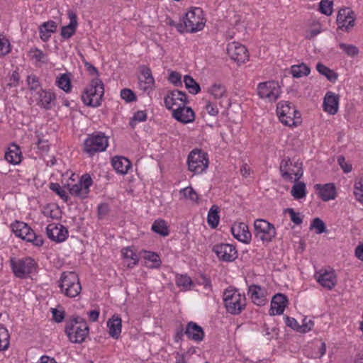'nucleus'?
I'll return each instance as SVG.
<instances>
[{
    "mask_svg": "<svg viewBox=\"0 0 363 363\" xmlns=\"http://www.w3.org/2000/svg\"><path fill=\"white\" fill-rule=\"evenodd\" d=\"M65 333L72 343L80 344L85 341L89 333L86 321L79 315H73L65 320Z\"/></svg>",
    "mask_w": 363,
    "mask_h": 363,
    "instance_id": "obj_1",
    "label": "nucleus"
},
{
    "mask_svg": "<svg viewBox=\"0 0 363 363\" xmlns=\"http://www.w3.org/2000/svg\"><path fill=\"white\" fill-rule=\"evenodd\" d=\"M61 292L69 298H75L82 290L79 277L74 272H64L59 281Z\"/></svg>",
    "mask_w": 363,
    "mask_h": 363,
    "instance_id": "obj_2",
    "label": "nucleus"
},
{
    "mask_svg": "<svg viewBox=\"0 0 363 363\" xmlns=\"http://www.w3.org/2000/svg\"><path fill=\"white\" fill-rule=\"evenodd\" d=\"M223 299L226 311L233 315L240 314L246 306L245 296L239 293L237 289H225Z\"/></svg>",
    "mask_w": 363,
    "mask_h": 363,
    "instance_id": "obj_3",
    "label": "nucleus"
},
{
    "mask_svg": "<svg viewBox=\"0 0 363 363\" xmlns=\"http://www.w3.org/2000/svg\"><path fill=\"white\" fill-rule=\"evenodd\" d=\"M277 113L280 121L288 126L296 125L299 123L301 114L292 103L281 101L277 104Z\"/></svg>",
    "mask_w": 363,
    "mask_h": 363,
    "instance_id": "obj_4",
    "label": "nucleus"
},
{
    "mask_svg": "<svg viewBox=\"0 0 363 363\" xmlns=\"http://www.w3.org/2000/svg\"><path fill=\"white\" fill-rule=\"evenodd\" d=\"M11 227L16 237L31 242L36 247H40L43 245L44 240L43 236L36 235L27 223L16 220L11 225Z\"/></svg>",
    "mask_w": 363,
    "mask_h": 363,
    "instance_id": "obj_5",
    "label": "nucleus"
},
{
    "mask_svg": "<svg viewBox=\"0 0 363 363\" xmlns=\"http://www.w3.org/2000/svg\"><path fill=\"white\" fill-rule=\"evenodd\" d=\"M108 145V137L104 133L96 132L89 135L84 142V151L89 156L104 151Z\"/></svg>",
    "mask_w": 363,
    "mask_h": 363,
    "instance_id": "obj_6",
    "label": "nucleus"
},
{
    "mask_svg": "<svg viewBox=\"0 0 363 363\" xmlns=\"http://www.w3.org/2000/svg\"><path fill=\"white\" fill-rule=\"evenodd\" d=\"M208 154L201 150H193L188 155L189 170L194 174L203 172L208 166Z\"/></svg>",
    "mask_w": 363,
    "mask_h": 363,
    "instance_id": "obj_7",
    "label": "nucleus"
},
{
    "mask_svg": "<svg viewBox=\"0 0 363 363\" xmlns=\"http://www.w3.org/2000/svg\"><path fill=\"white\" fill-rule=\"evenodd\" d=\"M184 23L187 28V33L201 30L205 25L202 9L195 7L187 11L184 17Z\"/></svg>",
    "mask_w": 363,
    "mask_h": 363,
    "instance_id": "obj_8",
    "label": "nucleus"
},
{
    "mask_svg": "<svg viewBox=\"0 0 363 363\" xmlns=\"http://www.w3.org/2000/svg\"><path fill=\"white\" fill-rule=\"evenodd\" d=\"M279 170L282 178L290 182L293 180V174L295 176L294 182H298L303 176L302 163L297 161L293 164L289 158L281 160Z\"/></svg>",
    "mask_w": 363,
    "mask_h": 363,
    "instance_id": "obj_9",
    "label": "nucleus"
},
{
    "mask_svg": "<svg viewBox=\"0 0 363 363\" xmlns=\"http://www.w3.org/2000/svg\"><path fill=\"white\" fill-rule=\"evenodd\" d=\"M11 267L14 274L21 279L29 276L35 269L36 262L30 257H24L18 260H11Z\"/></svg>",
    "mask_w": 363,
    "mask_h": 363,
    "instance_id": "obj_10",
    "label": "nucleus"
},
{
    "mask_svg": "<svg viewBox=\"0 0 363 363\" xmlns=\"http://www.w3.org/2000/svg\"><path fill=\"white\" fill-rule=\"evenodd\" d=\"M255 236L262 242H269L276 236L273 224L264 219H257L254 223Z\"/></svg>",
    "mask_w": 363,
    "mask_h": 363,
    "instance_id": "obj_11",
    "label": "nucleus"
},
{
    "mask_svg": "<svg viewBox=\"0 0 363 363\" xmlns=\"http://www.w3.org/2000/svg\"><path fill=\"white\" fill-rule=\"evenodd\" d=\"M212 251L216 255L219 260L231 262L238 257L236 247L228 243L216 244L212 247Z\"/></svg>",
    "mask_w": 363,
    "mask_h": 363,
    "instance_id": "obj_12",
    "label": "nucleus"
},
{
    "mask_svg": "<svg viewBox=\"0 0 363 363\" xmlns=\"http://www.w3.org/2000/svg\"><path fill=\"white\" fill-rule=\"evenodd\" d=\"M355 14L349 8L340 9L337 16V28L349 32L355 25Z\"/></svg>",
    "mask_w": 363,
    "mask_h": 363,
    "instance_id": "obj_13",
    "label": "nucleus"
},
{
    "mask_svg": "<svg viewBox=\"0 0 363 363\" xmlns=\"http://www.w3.org/2000/svg\"><path fill=\"white\" fill-rule=\"evenodd\" d=\"M316 281L323 287L331 290L337 284V276L333 269H320L315 274Z\"/></svg>",
    "mask_w": 363,
    "mask_h": 363,
    "instance_id": "obj_14",
    "label": "nucleus"
},
{
    "mask_svg": "<svg viewBox=\"0 0 363 363\" xmlns=\"http://www.w3.org/2000/svg\"><path fill=\"white\" fill-rule=\"evenodd\" d=\"M227 53L233 60L238 64L245 63L249 58L247 48L237 42H233L228 45Z\"/></svg>",
    "mask_w": 363,
    "mask_h": 363,
    "instance_id": "obj_15",
    "label": "nucleus"
},
{
    "mask_svg": "<svg viewBox=\"0 0 363 363\" xmlns=\"http://www.w3.org/2000/svg\"><path fill=\"white\" fill-rule=\"evenodd\" d=\"M92 179L89 174H84L80 180L69 188V193L81 199L87 197L89 193V188L92 185Z\"/></svg>",
    "mask_w": 363,
    "mask_h": 363,
    "instance_id": "obj_16",
    "label": "nucleus"
},
{
    "mask_svg": "<svg viewBox=\"0 0 363 363\" xmlns=\"http://www.w3.org/2000/svg\"><path fill=\"white\" fill-rule=\"evenodd\" d=\"M46 234L49 239L55 242H62L68 238L67 228L61 224L50 223L46 227Z\"/></svg>",
    "mask_w": 363,
    "mask_h": 363,
    "instance_id": "obj_17",
    "label": "nucleus"
},
{
    "mask_svg": "<svg viewBox=\"0 0 363 363\" xmlns=\"http://www.w3.org/2000/svg\"><path fill=\"white\" fill-rule=\"evenodd\" d=\"M185 104L182 103V106L179 105L175 108L172 115L177 121L182 123H189L194 121L195 115L191 108L185 106Z\"/></svg>",
    "mask_w": 363,
    "mask_h": 363,
    "instance_id": "obj_18",
    "label": "nucleus"
},
{
    "mask_svg": "<svg viewBox=\"0 0 363 363\" xmlns=\"http://www.w3.org/2000/svg\"><path fill=\"white\" fill-rule=\"evenodd\" d=\"M184 334L189 340L196 342H201L205 337V333L203 328L193 321H190L187 323L184 330Z\"/></svg>",
    "mask_w": 363,
    "mask_h": 363,
    "instance_id": "obj_19",
    "label": "nucleus"
},
{
    "mask_svg": "<svg viewBox=\"0 0 363 363\" xmlns=\"http://www.w3.org/2000/svg\"><path fill=\"white\" fill-rule=\"evenodd\" d=\"M340 96L334 92H327L323 103V111L330 115H335L339 107Z\"/></svg>",
    "mask_w": 363,
    "mask_h": 363,
    "instance_id": "obj_20",
    "label": "nucleus"
},
{
    "mask_svg": "<svg viewBox=\"0 0 363 363\" xmlns=\"http://www.w3.org/2000/svg\"><path fill=\"white\" fill-rule=\"evenodd\" d=\"M231 233L235 238L242 242L249 243L251 240V233L244 223L233 225L231 227Z\"/></svg>",
    "mask_w": 363,
    "mask_h": 363,
    "instance_id": "obj_21",
    "label": "nucleus"
},
{
    "mask_svg": "<svg viewBox=\"0 0 363 363\" xmlns=\"http://www.w3.org/2000/svg\"><path fill=\"white\" fill-rule=\"evenodd\" d=\"M287 298L282 294L274 295L271 301V307L269 309V315H281L284 313L287 305Z\"/></svg>",
    "mask_w": 363,
    "mask_h": 363,
    "instance_id": "obj_22",
    "label": "nucleus"
},
{
    "mask_svg": "<svg viewBox=\"0 0 363 363\" xmlns=\"http://www.w3.org/2000/svg\"><path fill=\"white\" fill-rule=\"evenodd\" d=\"M315 189L318 190L319 197L324 201L334 199L336 196V189L332 183L324 185L318 184L315 185Z\"/></svg>",
    "mask_w": 363,
    "mask_h": 363,
    "instance_id": "obj_23",
    "label": "nucleus"
},
{
    "mask_svg": "<svg viewBox=\"0 0 363 363\" xmlns=\"http://www.w3.org/2000/svg\"><path fill=\"white\" fill-rule=\"evenodd\" d=\"M33 97L38 100V104L45 109H50L55 104L54 92H34Z\"/></svg>",
    "mask_w": 363,
    "mask_h": 363,
    "instance_id": "obj_24",
    "label": "nucleus"
},
{
    "mask_svg": "<svg viewBox=\"0 0 363 363\" xmlns=\"http://www.w3.org/2000/svg\"><path fill=\"white\" fill-rule=\"evenodd\" d=\"M68 16L69 23L67 26H63L61 30V35L65 39L70 38L75 33L78 24L77 16L75 13L69 11Z\"/></svg>",
    "mask_w": 363,
    "mask_h": 363,
    "instance_id": "obj_25",
    "label": "nucleus"
},
{
    "mask_svg": "<svg viewBox=\"0 0 363 363\" xmlns=\"http://www.w3.org/2000/svg\"><path fill=\"white\" fill-rule=\"evenodd\" d=\"M111 164L113 169L121 174H125L132 165L128 159L122 156H115L113 157Z\"/></svg>",
    "mask_w": 363,
    "mask_h": 363,
    "instance_id": "obj_26",
    "label": "nucleus"
},
{
    "mask_svg": "<svg viewBox=\"0 0 363 363\" xmlns=\"http://www.w3.org/2000/svg\"><path fill=\"white\" fill-rule=\"evenodd\" d=\"M248 295L250 296L252 302L257 306H264L267 302L264 291L258 285H251L248 289Z\"/></svg>",
    "mask_w": 363,
    "mask_h": 363,
    "instance_id": "obj_27",
    "label": "nucleus"
},
{
    "mask_svg": "<svg viewBox=\"0 0 363 363\" xmlns=\"http://www.w3.org/2000/svg\"><path fill=\"white\" fill-rule=\"evenodd\" d=\"M104 92H82V100L86 106L97 107L100 106Z\"/></svg>",
    "mask_w": 363,
    "mask_h": 363,
    "instance_id": "obj_28",
    "label": "nucleus"
},
{
    "mask_svg": "<svg viewBox=\"0 0 363 363\" xmlns=\"http://www.w3.org/2000/svg\"><path fill=\"white\" fill-rule=\"evenodd\" d=\"M174 92H170V94H168L166 97H164V105L167 109L172 110L174 112V109L177 108L179 104H177V101L179 100L182 103H186L187 97L185 94V92H177V96Z\"/></svg>",
    "mask_w": 363,
    "mask_h": 363,
    "instance_id": "obj_29",
    "label": "nucleus"
},
{
    "mask_svg": "<svg viewBox=\"0 0 363 363\" xmlns=\"http://www.w3.org/2000/svg\"><path fill=\"white\" fill-rule=\"evenodd\" d=\"M140 80V88L143 91L151 89L154 85L155 80L152 75L150 69L143 67L141 70V76Z\"/></svg>",
    "mask_w": 363,
    "mask_h": 363,
    "instance_id": "obj_30",
    "label": "nucleus"
},
{
    "mask_svg": "<svg viewBox=\"0 0 363 363\" xmlns=\"http://www.w3.org/2000/svg\"><path fill=\"white\" fill-rule=\"evenodd\" d=\"M121 318L118 315H113L111 319L107 322V326L109 329V335L115 338L118 339L121 333Z\"/></svg>",
    "mask_w": 363,
    "mask_h": 363,
    "instance_id": "obj_31",
    "label": "nucleus"
},
{
    "mask_svg": "<svg viewBox=\"0 0 363 363\" xmlns=\"http://www.w3.org/2000/svg\"><path fill=\"white\" fill-rule=\"evenodd\" d=\"M57 30V24L53 21L45 22L40 26V39L46 42L51 37L52 33H55Z\"/></svg>",
    "mask_w": 363,
    "mask_h": 363,
    "instance_id": "obj_32",
    "label": "nucleus"
},
{
    "mask_svg": "<svg viewBox=\"0 0 363 363\" xmlns=\"http://www.w3.org/2000/svg\"><path fill=\"white\" fill-rule=\"evenodd\" d=\"M5 159L13 164L20 163L21 161V152L19 147L16 144H13L9 147L8 151L5 153Z\"/></svg>",
    "mask_w": 363,
    "mask_h": 363,
    "instance_id": "obj_33",
    "label": "nucleus"
},
{
    "mask_svg": "<svg viewBox=\"0 0 363 363\" xmlns=\"http://www.w3.org/2000/svg\"><path fill=\"white\" fill-rule=\"evenodd\" d=\"M71 78L72 74L70 72L61 74L57 77L56 84L62 91H70Z\"/></svg>",
    "mask_w": 363,
    "mask_h": 363,
    "instance_id": "obj_34",
    "label": "nucleus"
},
{
    "mask_svg": "<svg viewBox=\"0 0 363 363\" xmlns=\"http://www.w3.org/2000/svg\"><path fill=\"white\" fill-rule=\"evenodd\" d=\"M122 255L123 256V258L130 260V262L128 264V267L133 268L134 266H135L139 261L138 256L137 254L133 251L132 247H127L122 250Z\"/></svg>",
    "mask_w": 363,
    "mask_h": 363,
    "instance_id": "obj_35",
    "label": "nucleus"
},
{
    "mask_svg": "<svg viewBox=\"0 0 363 363\" xmlns=\"http://www.w3.org/2000/svg\"><path fill=\"white\" fill-rule=\"evenodd\" d=\"M291 74L294 77L300 78L310 73V68L304 63L294 65L291 67Z\"/></svg>",
    "mask_w": 363,
    "mask_h": 363,
    "instance_id": "obj_36",
    "label": "nucleus"
},
{
    "mask_svg": "<svg viewBox=\"0 0 363 363\" xmlns=\"http://www.w3.org/2000/svg\"><path fill=\"white\" fill-rule=\"evenodd\" d=\"M291 194L296 199H301L305 197L306 195L305 183L302 182H296L295 184L292 186Z\"/></svg>",
    "mask_w": 363,
    "mask_h": 363,
    "instance_id": "obj_37",
    "label": "nucleus"
},
{
    "mask_svg": "<svg viewBox=\"0 0 363 363\" xmlns=\"http://www.w3.org/2000/svg\"><path fill=\"white\" fill-rule=\"evenodd\" d=\"M218 207L216 205H213L210 208L208 217L207 222L208 224L212 228H215L218 226L219 223V215H218Z\"/></svg>",
    "mask_w": 363,
    "mask_h": 363,
    "instance_id": "obj_38",
    "label": "nucleus"
},
{
    "mask_svg": "<svg viewBox=\"0 0 363 363\" xmlns=\"http://www.w3.org/2000/svg\"><path fill=\"white\" fill-rule=\"evenodd\" d=\"M10 335L7 329L0 324V351H5L9 347Z\"/></svg>",
    "mask_w": 363,
    "mask_h": 363,
    "instance_id": "obj_39",
    "label": "nucleus"
},
{
    "mask_svg": "<svg viewBox=\"0 0 363 363\" xmlns=\"http://www.w3.org/2000/svg\"><path fill=\"white\" fill-rule=\"evenodd\" d=\"M152 230L162 236H167L169 233L168 227L163 220H156L152 225Z\"/></svg>",
    "mask_w": 363,
    "mask_h": 363,
    "instance_id": "obj_40",
    "label": "nucleus"
},
{
    "mask_svg": "<svg viewBox=\"0 0 363 363\" xmlns=\"http://www.w3.org/2000/svg\"><path fill=\"white\" fill-rule=\"evenodd\" d=\"M317 71L324 77H325L329 81L334 82L336 80L337 75V74L332 69H329L326 66L318 63L316 65Z\"/></svg>",
    "mask_w": 363,
    "mask_h": 363,
    "instance_id": "obj_41",
    "label": "nucleus"
},
{
    "mask_svg": "<svg viewBox=\"0 0 363 363\" xmlns=\"http://www.w3.org/2000/svg\"><path fill=\"white\" fill-rule=\"evenodd\" d=\"M176 284L179 287H183L184 290H188L194 283L190 277L187 274L177 275L176 277Z\"/></svg>",
    "mask_w": 363,
    "mask_h": 363,
    "instance_id": "obj_42",
    "label": "nucleus"
},
{
    "mask_svg": "<svg viewBox=\"0 0 363 363\" xmlns=\"http://www.w3.org/2000/svg\"><path fill=\"white\" fill-rule=\"evenodd\" d=\"M339 48L342 50V51L350 57H354L359 55V50L358 48L354 45L347 44L344 43H340L339 44Z\"/></svg>",
    "mask_w": 363,
    "mask_h": 363,
    "instance_id": "obj_43",
    "label": "nucleus"
},
{
    "mask_svg": "<svg viewBox=\"0 0 363 363\" xmlns=\"http://www.w3.org/2000/svg\"><path fill=\"white\" fill-rule=\"evenodd\" d=\"M279 89L280 86L279 82L274 80L260 82L257 85L258 91H277Z\"/></svg>",
    "mask_w": 363,
    "mask_h": 363,
    "instance_id": "obj_44",
    "label": "nucleus"
},
{
    "mask_svg": "<svg viewBox=\"0 0 363 363\" xmlns=\"http://www.w3.org/2000/svg\"><path fill=\"white\" fill-rule=\"evenodd\" d=\"M147 120V113L144 111H138L130 118L129 125L134 129L139 122H143Z\"/></svg>",
    "mask_w": 363,
    "mask_h": 363,
    "instance_id": "obj_45",
    "label": "nucleus"
},
{
    "mask_svg": "<svg viewBox=\"0 0 363 363\" xmlns=\"http://www.w3.org/2000/svg\"><path fill=\"white\" fill-rule=\"evenodd\" d=\"M11 50V48L9 40L5 35L0 33V56L3 57L8 55L10 53Z\"/></svg>",
    "mask_w": 363,
    "mask_h": 363,
    "instance_id": "obj_46",
    "label": "nucleus"
},
{
    "mask_svg": "<svg viewBox=\"0 0 363 363\" xmlns=\"http://www.w3.org/2000/svg\"><path fill=\"white\" fill-rule=\"evenodd\" d=\"M333 3L330 0H321L319 3V11L323 14L330 16L333 13Z\"/></svg>",
    "mask_w": 363,
    "mask_h": 363,
    "instance_id": "obj_47",
    "label": "nucleus"
},
{
    "mask_svg": "<svg viewBox=\"0 0 363 363\" xmlns=\"http://www.w3.org/2000/svg\"><path fill=\"white\" fill-rule=\"evenodd\" d=\"M31 57L38 62H42L47 64L48 62V58L46 54H45L41 50L35 48L30 50Z\"/></svg>",
    "mask_w": 363,
    "mask_h": 363,
    "instance_id": "obj_48",
    "label": "nucleus"
},
{
    "mask_svg": "<svg viewBox=\"0 0 363 363\" xmlns=\"http://www.w3.org/2000/svg\"><path fill=\"white\" fill-rule=\"evenodd\" d=\"M354 194L356 199L363 203V178H359L355 182Z\"/></svg>",
    "mask_w": 363,
    "mask_h": 363,
    "instance_id": "obj_49",
    "label": "nucleus"
},
{
    "mask_svg": "<svg viewBox=\"0 0 363 363\" xmlns=\"http://www.w3.org/2000/svg\"><path fill=\"white\" fill-rule=\"evenodd\" d=\"M310 229H315L317 234H321L326 231L325 223L319 218H314L310 225Z\"/></svg>",
    "mask_w": 363,
    "mask_h": 363,
    "instance_id": "obj_50",
    "label": "nucleus"
},
{
    "mask_svg": "<svg viewBox=\"0 0 363 363\" xmlns=\"http://www.w3.org/2000/svg\"><path fill=\"white\" fill-rule=\"evenodd\" d=\"M182 82L184 83L185 88L187 89L201 91L199 84L189 75H185Z\"/></svg>",
    "mask_w": 363,
    "mask_h": 363,
    "instance_id": "obj_51",
    "label": "nucleus"
},
{
    "mask_svg": "<svg viewBox=\"0 0 363 363\" xmlns=\"http://www.w3.org/2000/svg\"><path fill=\"white\" fill-rule=\"evenodd\" d=\"M49 188L50 190L55 192L62 200L67 201L69 196L58 183H50Z\"/></svg>",
    "mask_w": 363,
    "mask_h": 363,
    "instance_id": "obj_52",
    "label": "nucleus"
},
{
    "mask_svg": "<svg viewBox=\"0 0 363 363\" xmlns=\"http://www.w3.org/2000/svg\"><path fill=\"white\" fill-rule=\"evenodd\" d=\"M168 79L175 86L182 87V74L180 73H179L176 71L169 72Z\"/></svg>",
    "mask_w": 363,
    "mask_h": 363,
    "instance_id": "obj_53",
    "label": "nucleus"
},
{
    "mask_svg": "<svg viewBox=\"0 0 363 363\" xmlns=\"http://www.w3.org/2000/svg\"><path fill=\"white\" fill-rule=\"evenodd\" d=\"M180 193L182 194L185 198L193 201H196L199 199L197 193L191 186L184 188L180 191Z\"/></svg>",
    "mask_w": 363,
    "mask_h": 363,
    "instance_id": "obj_54",
    "label": "nucleus"
},
{
    "mask_svg": "<svg viewBox=\"0 0 363 363\" xmlns=\"http://www.w3.org/2000/svg\"><path fill=\"white\" fill-rule=\"evenodd\" d=\"M284 213H288L290 216L291 220L296 225H300L303 222L300 213H296L294 208H288L284 209Z\"/></svg>",
    "mask_w": 363,
    "mask_h": 363,
    "instance_id": "obj_55",
    "label": "nucleus"
},
{
    "mask_svg": "<svg viewBox=\"0 0 363 363\" xmlns=\"http://www.w3.org/2000/svg\"><path fill=\"white\" fill-rule=\"evenodd\" d=\"M145 259L152 262L154 264L151 267H159L161 264V260L159 255L152 252H145Z\"/></svg>",
    "mask_w": 363,
    "mask_h": 363,
    "instance_id": "obj_56",
    "label": "nucleus"
},
{
    "mask_svg": "<svg viewBox=\"0 0 363 363\" xmlns=\"http://www.w3.org/2000/svg\"><path fill=\"white\" fill-rule=\"evenodd\" d=\"M52 319L55 322L62 323L65 318V311L64 310H58L57 308H51Z\"/></svg>",
    "mask_w": 363,
    "mask_h": 363,
    "instance_id": "obj_57",
    "label": "nucleus"
},
{
    "mask_svg": "<svg viewBox=\"0 0 363 363\" xmlns=\"http://www.w3.org/2000/svg\"><path fill=\"white\" fill-rule=\"evenodd\" d=\"M257 95L260 99H267L269 102L275 101L279 97V94L275 92H257Z\"/></svg>",
    "mask_w": 363,
    "mask_h": 363,
    "instance_id": "obj_58",
    "label": "nucleus"
},
{
    "mask_svg": "<svg viewBox=\"0 0 363 363\" xmlns=\"http://www.w3.org/2000/svg\"><path fill=\"white\" fill-rule=\"evenodd\" d=\"M27 82L30 86V90H35L40 87L39 79L34 74L28 76Z\"/></svg>",
    "mask_w": 363,
    "mask_h": 363,
    "instance_id": "obj_59",
    "label": "nucleus"
},
{
    "mask_svg": "<svg viewBox=\"0 0 363 363\" xmlns=\"http://www.w3.org/2000/svg\"><path fill=\"white\" fill-rule=\"evenodd\" d=\"M313 325L314 323L313 320L305 318L303 319L302 324L300 325V333H307L310 331L312 329Z\"/></svg>",
    "mask_w": 363,
    "mask_h": 363,
    "instance_id": "obj_60",
    "label": "nucleus"
},
{
    "mask_svg": "<svg viewBox=\"0 0 363 363\" xmlns=\"http://www.w3.org/2000/svg\"><path fill=\"white\" fill-rule=\"evenodd\" d=\"M36 133V136L38 137L37 145L39 150L47 152L49 150L50 145L48 143V140H45L40 138V134Z\"/></svg>",
    "mask_w": 363,
    "mask_h": 363,
    "instance_id": "obj_61",
    "label": "nucleus"
},
{
    "mask_svg": "<svg viewBox=\"0 0 363 363\" xmlns=\"http://www.w3.org/2000/svg\"><path fill=\"white\" fill-rule=\"evenodd\" d=\"M285 323L288 327L291 328V329L297 332H300V325L298 323L297 320L295 318L286 316L285 318Z\"/></svg>",
    "mask_w": 363,
    "mask_h": 363,
    "instance_id": "obj_62",
    "label": "nucleus"
},
{
    "mask_svg": "<svg viewBox=\"0 0 363 363\" xmlns=\"http://www.w3.org/2000/svg\"><path fill=\"white\" fill-rule=\"evenodd\" d=\"M337 162L345 173H349L352 171V164L347 163L343 156L338 157Z\"/></svg>",
    "mask_w": 363,
    "mask_h": 363,
    "instance_id": "obj_63",
    "label": "nucleus"
},
{
    "mask_svg": "<svg viewBox=\"0 0 363 363\" xmlns=\"http://www.w3.org/2000/svg\"><path fill=\"white\" fill-rule=\"evenodd\" d=\"M110 211L109 206L108 203H102L98 206V215L100 218L106 216Z\"/></svg>",
    "mask_w": 363,
    "mask_h": 363,
    "instance_id": "obj_64",
    "label": "nucleus"
}]
</instances>
